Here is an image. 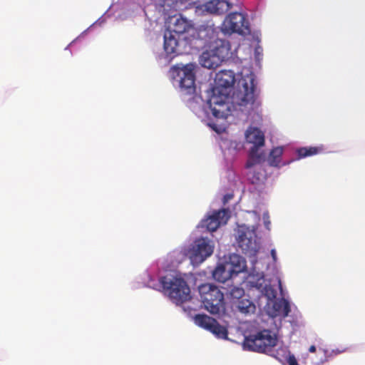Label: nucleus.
I'll return each mask as SVG.
<instances>
[{"mask_svg": "<svg viewBox=\"0 0 365 365\" xmlns=\"http://www.w3.org/2000/svg\"><path fill=\"white\" fill-rule=\"evenodd\" d=\"M220 31V27L207 22L195 29L189 39L192 48L197 51L205 49L200 59L205 68H215L229 55L230 44L229 41L218 37Z\"/></svg>", "mask_w": 365, "mask_h": 365, "instance_id": "f257e3e1", "label": "nucleus"}, {"mask_svg": "<svg viewBox=\"0 0 365 365\" xmlns=\"http://www.w3.org/2000/svg\"><path fill=\"white\" fill-rule=\"evenodd\" d=\"M160 282L165 292L175 303H182L190 299V287L182 278L165 276L160 279Z\"/></svg>", "mask_w": 365, "mask_h": 365, "instance_id": "f03ea898", "label": "nucleus"}, {"mask_svg": "<svg viewBox=\"0 0 365 365\" xmlns=\"http://www.w3.org/2000/svg\"><path fill=\"white\" fill-rule=\"evenodd\" d=\"M277 342V336L270 330L263 329L245 336L243 345L249 351L267 354L272 351Z\"/></svg>", "mask_w": 365, "mask_h": 365, "instance_id": "7ed1b4c3", "label": "nucleus"}, {"mask_svg": "<svg viewBox=\"0 0 365 365\" xmlns=\"http://www.w3.org/2000/svg\"><path fill=\"white\" fill-rule=\"evenodd\" d=\"M199 293L205 308L212 314H218L224 307V294L215 285L204 284Z\"/></svg>", "mask_w": 365, "mask_h": 365, "instance_id": "20e7f679", "label": "nucleus"}, {"mask_svg": "<svg viewBox=\"0 0 365 365\" xmlns=\"http://www.w3.org/2000/svg\"><path fill=\"white\" fill-rule=\"evenodd\" d=\"M238 90L235 93L237 103L240 106L252 105L257 96L255 76L252 72L242 76L237 83Z\"/></svg>", "mask_w": 365, "mask_h": 365, "instance_id": "39448f33", "label": "nucleus"}, {"mask_svg": "<svg viewBox=\"0 0 365 365\" xmlns=\"http://www.w3.org/2000/svg\"><path fill=\"white\" fill-rule=\"evenodd\" d=\"M245 138L247 143L253 144L246 163V168H250L264 159V153L259 152V148L264 145V135L259 128L250 127L246 131Z\"/></svg>", "mask_w": 365, "mask_h": 365, "instance_id": "423d86ee", "label": "nucleus"}, {"mask_svg": "<svg viewBox=\"0 0 365 365\" xmlns=\"http://www.w3.org/2000/svg\"><path fill=\"white\" fill-rule=\"evenodd\" d=\"M220 29L225 34L236 33L240 35H245L250 33L248 20L243 14L240 12L229 14L225 17Z\"/></svg>", "mask_w": 365, "mask_h": 365, "instance_id": "0eeeda50", "label": "nucleus"}, {"mask_svg": "<svg viewBox=\"0 0 365 365\" xmlns=\"http://www.w3.org/2000/svg\"><path fill=\"white\" fill-rule=\"evenodd\" d=\"M235 83V73L231 70H222L217 72L215 77V86L212 89V93H226L230 95Z\"/></svg>", "mask_w": 365, "mask_h": 365, "instance_id": "6e6552de", "label": "nucleus"}, {"mask_svg": "<svg viewBox=\"0 0 365 365\" xmlns=\"http://www.w3.org/2000/svg\"><path fill=\"white\" fill-rule=\"evenodd\" d=\"M229 96L230 95L226 93L216 94L212 93L208 104L213 116L216 118H227L230 115Z\"/></svg>", "mask_w": 365, "mask_h": 365, "instance_id": "1a4fd4ad", "label": "nucleus"}, {"mask_svg": "<svg viewBox=\"0 0 365 365\" xmlns=\"http://www.w3.org/2000/svg\"><path fill=\"white\" fill-rule=\"evenodd\" d=\"M213 252V247L205 238L197 239L189 251V257L193 264L202 263Z\"/></svg>", "mask_w": 365, "mask_h": 365, "instance_id": "9d476101", "label": "nucleus"}, {"mask_svg": "<svg viewBox=\"0 0 365 365\" xmlns=\"http://www.w3.org/2000/svg\"><path fill=\"white\" fill-rule=\"evenodd\" d=\"M255 234L249 230L246 231H240L237 243L238 246L242 249L243 253L250 256H254L257 254L259 246L255 239Z\"/></svg>", "mask_w": 365, "mask_h": 365, "instance_id": "9b49d317", "label": "nucleus"}, {"mask_svg": "<svg viewBox=\"0 0 365 365\" xmlns=\"http://www.w3.org/2000/svg\"><path fill=\"white\" fill-rule=\"evenodd\" d=\"M180 77V86L182 90L187 93H193L195 91V76L194 73V65L187 64L178 72Z\"/></svg>", "mask_w": 365, "mask_h": 365, "instance_id": "f8f14e48", "label": "nucleus"}, {"mask_svg": "<svg viewBox=\"0 0 365 365\" xmlns=\"http://www.w3.org/2000/svg\"><path fill=\"white\" fill-rule=\"evenodd\" d=\"M168 31L179 36L190 31H192V33H193L195 29L190 21L180 15L171 18Z\"/></svg>", "mask_w": 365, "mask_h": 365, "instance_id": "ddd939ff", "label": "nucleus"}, {"mask_svg": "<svg viewBox=\"0 0 365 365\" xmlns=\"http://www.w3.org/2000/svg\"><path fill=\"white\" fill-rule=\"evenodd\" d=\"M229 217L225 209L215 211L202 222V226L206 227L210 232H214L221 224H225Z\"/></svg>", "mask_w": 365, "mask_h": 365, "instance_id": "4468645a", "label": "nucleus"}, {"mask_svg": "<svg viewBox=\"0 0 365 365\" xmlns=\"http://www.w3.org/2000/svg\"><path fill=\"white\" fill-rule=\"evenodd\" d=\"M179 36L169 31L164 34V49L168 54L179 55L182 53L180 48Z\"/></svg>", "mask_w": 365, "mask_h": 365, "instance_id": "2eb2a0df", "label": "nucleus"}, {"mask_svg": "<svg viewBox=\"0 0 365 365\" xmlns=\"http://www.w3.org/2000/svg\"><path fill=\"white\" fill-rule=\"evenodd\" d=\"M204 6L205 10L209 14L222 15L232 8V4L227 0H211L207 2Z\"/></svg>", "mask_w": 365, "mask_h": 365, "instance_id": "dca6fc26", "label": "nucleus"}, {"mask_svg": "<svg viewBox=\"0 0 365 365\" xmlns=\"http://www.w3.org/2000/svg\"><path fill=\"white\" fill-rule=\"evenodd\" d=\"M232 303L237 311L246 315L255 313L256 309L255 304L245 297Z\"/></svg>", "mask_w": 365, "mask_h": 365, "instance_id": "f3484780", "label": "nucleus"}, {"mask_svg": "<svg viewBox=\"0 0 365 365\" xmlns=\"http://www.w3.org/2000/svg\"><path fill=\"white\" fill-rule=\"evenodd\" d=\"M290 305L287 299H282L273 304V317H286L290 312Z\"/></svg>", "mask_w": 365, "mask_h": 365, "instance_id": "a211bd4d", "label": "nucleus"}, {"mask_svg": "<svg viewBox=\"0 0 365 365\" xmlns=\"http://www.w3.org/2000/svg\"><path fill=\"white\" fill-rule=\"evenodd\" d=\"M230 267L229 268L231 273L237 275V274L245 271L246 268L245 260L237 255H233L230 257Z\"/></svg>", "mask_w": 365, "mask_h": 365, "instance_id": "6ab92c4d", "label": "nucleus"}, {"mask_svg": "<svg viewBox=\"0 0 365 365\" xmlns=\"http://www.w3.org/2000/svg\"><path fill=\"white\" fill-rule=\"evenodd\" d=\"M232 274L231 273L230 269H227L224 265L217 266L215 270L212 272L213 278L221 283L225 282L230 277H232Z\"/></svg>", "mask_w": 365, "mask_h": 365, "instance_id": "aec40b11", "label": "nucleus"}, {"mask_svg": "<svg viewBox=\"0 0 365 365\" xmlns=\"http://www.w3.org/2000/svg\"><path fill=\"white\" fill-rule=\"evenodd\" d=\"M195 323L199 327L210 330L215 319L206 314H196L194 317Z\"/></svg>", "mask_w": 365, "mask_h": 365, "instance_id": "412c9836", "label": "nucleus"}, {"mask_svg": "<svg viewBox=\"0 0 365 365\" xmlns=\"http://www.w3.org/2000/svg\"><path fill=\"white\" fill-rule=\"evenodd\" d=\"M283 149L282 147H277L272 149L268 158L269 165L273 167L279 166L281 163V157Z\"/></svg>", "mask_w": 365, "mask_h": 365, "instance_id": "4be33fe9", "label": "nucleus"}, {"mask_svg": "<svg viewBox=\"0 0 365 365\" xmlns=\"http://www.w3.org/2000/svg\"><path fill=\"white\" fill-rule=\"evenodd\" d=\"M217 338L226 339H227L228 331L225 327L220 325L217 320L212 324V327L209 330Z\"/></svg>", "mask_w": 365, "mask_h": 365, "instance_id": "5701e85b", "label": "nucleus"}, {"mask_svg": "<svg viewBox=\"0 0 365 365\" xmlns=\"http://www.w3.org/2000/svg\"><path fill=\"white\" fill-rule=\"evenodd\" d=\"M317 147H303L297 149V153L299 158H306L317 155L320 151Z\"/></svg>", "mask_w": 365, "mask_h": 365, "instance_id": "b1692460", "label": "nucleus"}, {"mask_svg": "<svg viewBox=\"0 0 365 365\" xmlns=\"http://www.w3.org/2000/svg\"><path fill=\"white\" fill-rule=\"evenodd\" d=\"M230 297L232 299L238 301L242 298L245 297V291L242 288L238 287H232L230 288Z\"/></svg>", "mask_w": 365, "mask_h": 365, "instance_id": "393cba45", "label": "nucleus"}, {"mask_svg": "<svg viewBox=\"0 0 365 365\" xmlns=\"http://www.w3.org/2000/svg\"><path fill=\"white\" fill-rule=\"evenodd\" d=\"M264 279L263 276L258 278L257 282H253L251 280L250 281V283L252 287H255L262 292L265 289V287L264 286Z\"/></svg>", "mask_w": 365, "mask_h": 365, "instance_id": "a878e982", "label": "nucleus"}, {"mask_svg": "<svg viewBox=\"0 0 365 365\" xmlns=\"http://www.w3.org/2000/svg\"><path fill=\"white\" fill-rule=\"evenodd\" d=\"M249 180L252 184L257 183L260 180V176L262 175L259 173L250 172L249 174Z\"/></svg>", "mask_w": 365, "mask_h": 365, "instance_id": "bb28decb", "label": "nucleus"}, {"mask_svg": "<svg viewBox=\"0 0 365 365\" xmlns=\"http://www.w3.org/2000/svg\"><path fill=\"white\" fill-rule=\"evenodd\" d=\"M287 361L289 365H298L297 359L293 354H289Z\"/></svg>", "mask_w": 365, "mask_h": 365, "instance_id": "cd10ccee", "label": "nucleus"}, {"mask_svg": "<svg viewBox=\"0 0 365 365\" xmlns=\"http://www.w3.org/2000/svg\"><path fill=\"white\" fill-rule=\"evenodd\" d=\"M232 197V195H226L224 196V202L225 203Z\"/></svg>", "mask_w": 365, "mask_h": 365, "instance_id": "c85d7f7f", "label": "nucleus"}, {"mask_svg": "<svg viewBox=\"0 0 365 365\" xmlns=\"http://www.w3.org/2000/svg\"><path fill=\"white\" fill-rule=\"evenodd\" d=\"M316 346L314 345H312L309 349V351L311 352V353H314L316 352Z\"/></svg>", "mask_w": 365, "mask_h": 365, "instance_id": "c756f323", "label": "nucleus"}, {"mask_svg": "<svg viewBox=\"0 0 365 365\" xmlns=\"http://www.w3.org/2000/svg\"><path fill=\"white\" fill-rule=\"evenodd\" d=\"M271 255H272L273 259L275 261L276 258H277L276 251L274 250H272Z\"/></svg>", "mask_w": 365, "mask_h": 365, "instance_id": "7c9ffc66", "label": "nucleus"}]
</instances>
